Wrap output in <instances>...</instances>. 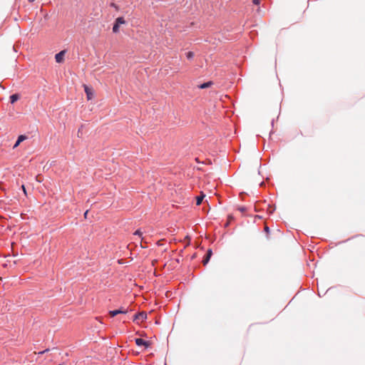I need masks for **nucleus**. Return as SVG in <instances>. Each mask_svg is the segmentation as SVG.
<instances>
[{
    "instance_id": "nucleus-10",
    "label": "nucleus",
    "mask_w": 365,
    "mask_h": 365,
    "mask_svg": "<svg viewBox=\"0 0 365 365\" xmlns=\"http://www.w3.org/2000/svg\"><path fill=\"white\" fill-rule=\"evenodd\" d=\"M19 99V96L18 94H13L10 96L11 103H14Z\"/></svg>"
},
{
    "instance_id": "nucleus-7",
    "label": "nucleus",
    "mask_w": 365,
    "mask_h": 365,
    "mask_svg": "<svg viewBox=\"0 0 365 365\" xmlns=\"http://www.w3.org/2000/svg\"><path fill=\"white\" fill-rule=\"evenodd\" d=\"M26 139V136L24 135H20L19 137H18V139L16 142V143L14 144V148H16L19 146V145L22 142L24 141V140Z\"/></svg>"
},
{
    "instance_id": "nucleus-18",
    "label": "nucleus",
    "mask_w": 365,
    "mask_h": 365,
    "mask_svg": "<svg viewBox=\"0 0 365 365\" xmlns=\"http://www.w3.org/2000/svg\"><path fill=\"white\" fill-rule=\"evenodd\" d=\"M35 0H29V2H34Z\"/></svg>"
},
{
    "instance_id": "nucleus-13",
    "label": "nucleus",
    "mask_w": 365,
    "mask_h": 365,
    "mask_svg": "<svg viewBox=\"0 0 365 365\" xmlns=\"http://www.w3.org/2000/svg\"><path fill=\"white\" fill-rule=\"evenodd\" d=\"M142 232L140 230H136L135 232H134V235H138L139 237H141L142 236Z\"/></svg>"
},
{
    "instance_id": "nucleus-4",
    "label": "nucleus",
    "mask_w": 365,
    "mask_h": 365,
    "mask_svg": "<svg viewBox=\"0 0 365 365\" xmlns=\"http://www.w3.org/2000/svg\"><path fill=\"white\" fill-rule=\"evenodd\" d=\"M128 313V309H124V308H120L119 309H115V310H111L109 312V314L112 316V317H115L116 316L117 314H127Z\"/></svg>"
},
{
    "instance_id": "nucleus-15",
    "label": "nucleus",
    "mask_w": 365,
    "mask_h": 365,
    "mask_svg": "<svg viewBox=\"0 0 365 365\" xmlns=\"http://www.w3.org/2000/svg\"><path fill=\"white\" fill-rule=\"evenodd\" d=\"M21 187H22V190L24 191V193H26V188H25V186L23 185L21 186Z\"/></svg>"
},
{
    "instance_id": "nucleus-11",
    "label": "nucleus",
    "mask_w": 365,
    "mask_h": 365,
    "mask_svg": "<svg viewBox=\"0 0 365 365\" xmlns=\"http://www.w3.org/2000/svg\"><path fill=\"white\" fill-rule=\"evenodd\" d=\"M205 195H201V196H198L197 197V202H196V204L197 205H200L202 201V199L204 198Z\"/></svg>"
},
{
    "instance_id": "nucleus-14",
    "label": "nucleus",
    "mask_w": 365,
    "mask_h": 365,
    "mask_svg": "<svg viewBox=\"0 0 365 365\" xmlns=\"http://www.w3.org/2000/svg\"><path fill=\"white\" fill-rule=\"evenodd\" d=\"M253 4L258 5L259 4V0H253Z\"/></svg>"
},
{
    "instance_id": "nucleus-8",
    "label": "nucleus",
    "mask_w": 365,
    "mask_h": 365,
    "mask_svg": "<svg viewBox=\"0 0 365 365\" xmlns=\"http://www.w3.org/2000/svg\"><path fill=\"white\" fill-rule=\"evenodd\" d=\"M212 255V250H207V257L205 259H203V264L204 265L207 264L210 260V258Z\"/></svg>"
},
{
    "instance_id": "nucleus-5",
    "label": "nucleus",
    "mask_w": 365,
    "mask_h": 365,
    "mask_svg": "<svg viewBox=\"0 0 365 365\" xmlns=\"http://www.w3.org/2000/svg\"><path fill=\"white\" fill-rule=\"evenodd\" d=\"M135 342L137 346H144L145 349H148L150 346V343L143 340L141 338H137L135 339Z\"/></svg>"
},
{
    "instance_id": "nucleus-17",
    "label": "nucleus",
    "mask_w": 365,
    "mask_h": 365,
    "mask_svg": "<svg viewBox=\"0 0 365 365\" xmlns=\"http://www.w3.org/2000/svg\"><path fill=\"white\" fill-rule=\"evenodd\" d=\"M264 230H265V231H266V232H268V231H269V227H266L264 228Z\"/></svg>"
},
{
    "instance_id": "nucleus-1",
    "label": "nucleus",
    "mask_w": 365,
    "mask_h": 365,
    "mask_svg": "<svg viewBox=\"0 0 365 365\" xmlns=\"http://www.w3.org/2000/svg\"><path fill=\"white\" fill-rule=\"evenodd\" d=\"M125 24V21L124 20V19L123 17H118L115 19V24L113 26V32L118 33L119 31L120 25Z\"/></svg>"
},
{
    "instance_id": "nucleus-12",
    "label": "nucleus",
    "mask_w": 365,
    "mask_h": 365,
    "mask_svg": "<svg viewBox=\"0 0 365 365\" xmlns=\"http://www.w3.org/2000/svg\"><path fill=\"white\" fill-rule=\"evenodd\" d=\"M186 57L187 59H192L194 57V53L192 51H189L186 53Z\"/></svg>"
},
{
    "instance_id": "nucleus-9",
    "label": "nucleus",
    "mask_w": 365,
    "mask_h": 365,
    "mask_svg": "<svg viewBox=\"0 0 365 365\" xmlns=\"http://www.w3.org/2000/svg\"><path fill=\"white\" fill-rule=\"evenodd\" d=\"M212 84V81H208V82L204 83L202 84H200L199 86V88L200 89L207 88L210 87Z\"/></svg>"
},
{
    "instance_id": "nucleus-2",
    "label": "nucleus",
    "mask_w": 365,
    "mask_h": 365,
    "mask_svg": "<svg viewBox=\"0 0 365 365\" xmlns=\"http://www.w3.org/2000/svg\"><path fill=\"white\" fill-rule=\"evenodd\" d=\"M147 319V314L145 312H140L138 314H135L133 320L137 321L138 322H142Z\"/></svg>"
},
{
    "instance_id": "nucleus-3",
    "label": "nucleus",
    "mask_w": 365,
    "mask_h": 365,
    "mask_svg": "<svg viewBox=\"0 0 365 365\" xmlns=\"http://www.w3.org/2000/svg\"><path fill=\"white\" fill-rule=\"evenodd\" d=\"M84 91L86 94L87 99L91 100L93 97V91L91 88L88 86L87 85H83Z\"/></svg>"
},
{
    "instance_id": "nucleus-16",
    "label": "nucleus",
    "mask_w": 365,
    "mask_h": 365,
    "mask_svg": "<svg viewBox=\"0 0 365 365\" xmlns=\"http://www.w3.org/2000/svg\"><path fill=\"white\" fill-rule=\"evenodd\" d=\"M88 210H86V211L85 212V213H84V217H86L87 214H88Z\"/></svg>"
},
{
    "instance_id": "nucleus-6",
    "label": "nucleus",
    "mask_w": 365,
    "mask_h": 365,
    "mask_svg": "<svg viewBox=\"0 0 365 365\" xmlns=\"http://www.w3.org/2000/svg\"><path fill=\"white\" fill-rule=\"evenodd\" d=\"M66 51H61L56 54L55 59L57 63H62L64 59Z\"/></svg>"
}]
</instances>
